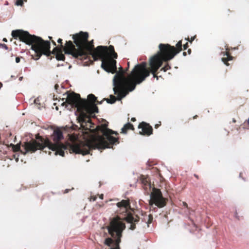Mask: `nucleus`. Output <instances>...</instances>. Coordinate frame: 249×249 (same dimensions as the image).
I'll list each match as a JSON object with an SVG mask.
<instances>
[{"label": "nucleus", "instance_id": "nucleus-14", "mask_svg": "<svg viewBox=\"0 0 249 249\" xmlns=\"http://www.w3.org/2000/svg\"><path fill=\"white\" fill-rule=\"evenodd\" d=\"M129 130L134 131L135 130L134 127L132 124L130 123H127L125 124L121 129V133L126 134L127 131Z\"/></svg>", "mask_w": 249, "mask_h": 249}, {"label": "nucleus", "instance_id": "nucleus-29", "mask_svg": "<svg viewBox=\"0 0 249 249\" xmlns=\"http://www.w3.org/2000/svg\"><path fill=\"white\" fill-rule=\"evenodd\" d=\"M20 57H17L16 58V63H19L20 62Z\"/></svg>", "mask_w": 249, "mask_h": 249}, {"label": "nucleus", "instance_id": "nucleus-35", "mask_svg": "<svg viewBox=\"0 0 249 249\" xmlns=\"http://www.w3.org/2000/svg\"><path fill=\"white\" fill-rule=\"evenodd\" d=\"M110 249H120V247L110 248Z\"/></svg>", "mask_w": 249, "mask_h": 249}, {"label": "nucleus", "instance_id": "nucleus-22", "mask_svg": "<svg viewBox=\"0 0 249 249\" xmlns=\"http://www.w3.org/2000/svg\"><path fill=\"white\" fill-rule=\"evenodd\" d=\"M16 4L18 6H22L23 1L22 0H16Z\"/></svg>", "mask_w": 249, "mask_h": 249}, {"label": "nucleus", "instance_id": "nucleus-3", "mask_svg": "<svg viewBox=\"0 0 249 249\" xmlns=\"http://www.w3.org/2000/svg\"><path fill=\"white\" fill-rule=\"evenodd\" d=\"M182 41H179L176 47L171 46L168 44L160 43L159 45V51L149 60V67L147 68V64L143 62L135 66L132 71V75L137 84L141 83L151 73L154 78L158 79L157 71L162 65L164 62H168L173 59L174 56L182 51Z\"/></svg>", "mask_w": 249, "mask_h": 249}, {"label": "nucleus", "instance_id": "nucleus-26", "mask_svg": "<svg viewBox=\"0 0 249 249\" xmlns=\"http://www.w3.org/2000/svg\"><path fill=\"white\" fill-rule=\"evenodd\" d=\"M245 125H247L248 129H249V118L248 119L247 121L245 122Z\"/></svg>", "mask_w": 249, "mask_h": 249}, {"label": "nucleus", "instance_id": "nucleus-44", "mask_svg": "<svg viewBox=\"0 0 249 249\" xmlns=\"http://www.w3.org/2000/svg\"><path fill=\"white\" fill-rule=\"evenodd\" d=\"M58 87V85H55V89H57V88Z\"/></svg>", "mask_w": 249, "mask_h": 249}, {"label": "nucleus", "instance_id": "nucleus-24", "mask_svg": "<svg viewBox=\"0 0 249 249\" xmlns=\"http://www.w3.org/2000/svg\"><path fill=\"white\" fill-rule=\"evenodd\" d=\"M96 198H97V197L96 196H92L90 197V201L92 200L93 201H94L96 200Z\"/></svg>", "mask_w": 249, "mask_h": 249}, {"label": "nucleus", "instance_id": "nucleus-12", "mask_svg": "<svg viewBox=\"0 0 249 249\" xmlns=\"http://www.w3.org/2000/svg\"><path fill=\"white\" fill-rule=\"evenodd\" d=\"M140 180L142 185V187L145 191V193L149 194L152 189L149 178L148 176L142 175L141 177Z\"/></svg>", "mask_w": 249, "mask_h": 249}, {"label": "nucleus", "instance_id": "nucleus-39", "mask_svg": "<svg viewBox=\"0 0 249 249\" xmlns=\"http://www.w3.org/2000/svg\"><path fill=\"white\" fill-rule=\"evenodd\" d=\"M103 196H103V194H102L101 195H100V198L101 199H103Z\"/></svg>", "mask_w": 249, "mask_h": 249}, {"label": "nucleus", "instance_id": "nucleus-17", "mask_svg": "<svg viewBox=\"0 0 249 249\" xmlns=\"http://www.w3.org/2000/svg\"><path fill=\"white\" fill-rule=\"evenodd\" d=\"M116 100H118V95H117V98L113 95H110V99H107V98H104V100H106L107 103H109V104H113L114 103Z\"/></svg>", "mask_w": 249, "mask_h": 249}, {"label": "nucleus", "instance_id": "nucleus-45", "mask_svg": "<svg viewBox=\"0 0 249 249\" xmlns=\"http://www.w3.org/2000/svg\"><path fill=\"white\" fill-rule=\"evenodd\" d=\"M195 176L197 178H198V177L197 175H195Z\"/></svg>", "mask_w": 249, "mask_h": 249}, {"label": "nucleus", "instance_id": "nucleus-10", "mask_svg": "<svg viewBox=\"0 0 249 249\" xmlns=\"http://www.w3.org/2000/svg\"><path fill=\"white\" fill-rule=\"evenodd\" d=\"M153 191L150 194V199L149 200V204L151 207L155 204L159 208H162L166 204V199L162 196L160 190L153 187Z\"/></svg>", "mask_w": 249, "mask_h": 249}, {"label": "nucleus", "instance_id": "nucleus-4", "mask_svg": "<svg viewBox=\"0 0 249 249\" xmlns=\"http://www.w3.org/2000/svg\"><path fill=\"white\" fill-rule=\"evenodd\" d=\"M11 35L14 38L31 45V49L35 53L34 58L35 60L39 59L42 54L50 56L51 53L55 55L57 60H65V57L62 53V49L55 47L51 52L50 41H45L40 37L31 35L27 31L19 29L12 31Z\"/></svg>", "mask_w": 249, "mask_h": 249}, {"label": "nucleus", "instance_id": "nucleus-25", "mask_svg": "<svg viewBox=\"0 0 249 249\" xmlns=\"http://www.w3.org/2000/svg\"><path fill=\"white\" fill-rule=\"evenodd\" d=\"M49 38H50V39L52 41V42L53 43V44L54 45V46H56V42L53 40H52V37H51V36H49Z\"/></svg>", "mask_w": 249, "mask_h": 249}, {"label": "nucleus", "instance_id": "nucleus-28", "mask_svg": "<svg viewBox=\"0 0 249 249\" xmlns=\"http://www.w3.org/2000/svg\"><path fill=\"white\" fill-rule=\"evenodd\" d=\"M188 47V43L187 42L185 44L183 45V49L186 50Z\"/></svg>", "mask_w": 249, "mask_h": 249}, {"label": "nucleus", "instance_id": "nucleus-40", "mask_svg": "<svg viewBox=\"0 0 249 249\" xmlns=\"http://www.w3.org/2000/svg\"><path fill=\"white\" fill-rule=\"evenodd\" d=\"M3 41H5V42H7V39H6V38H4L3 39Z\"/></svg>", "mask_w": 249, "mask_h": 249}, {"label": "nucleus", "instance_id": "nucleus-27", "mask_svg": "<svg viewBox=\"0 0 249 249\" xmlns=\"http://www.w3.org/2000/svg\"><path fill=\"white\" fill-rule=\"evenodd\" d=\"M232 12V11L230 10V9H228L226 12H225V14L226 15H227V16H229L230 15V13H231Z\"/></svg>", "mask_w": 249, "mask_h": 249}, {"label": "nucleus", "instance_id": "nucleus-21", "mask_svg": "<svg viewBox=\"0 0 249 249\" xmlns=\"http://www.w3.org/2000/svg\"><path fill=\"white\" fill-rule=\"evenodd\" d=\"M57 42H58V43H60V49H63V51H64V49H65V47H66V45H65V46H63V45H62V39L61 38H59L57 40Z\"/></svg>", "mask_w": 249, "mask_h": 249}, {"label": "nucleus", "instance_id": "nucleus-33", "mask_svg": "<svg viewBox=\"0 0 249 249\" xmlns=\"http://www.w3.org/2000/svg\"><path fill=\"white\" fill-rule=\"evenodd\" d=\"M160 125H161V123L160 122V124H155V128H158L159 127V126H160Z\"/></svg>", "mask_w": 249, "mask_h": 249}, {"label": "nucleus", "instance_id": "nucleus-34", "mask_svg": "<svg viewBox=\"0 0 249 249\" xmlns=\"http://www.w3.org/2000/svg\"><path fill=\"white\" fill-rule=\"evenodd\" d=\"M131 121L132 122H135L136 121V119L135 118L133 117L131 119Z\"/></svg>", "mask_w": 249, "mask_h": 249}, {"label": "nucleus", "instance_id": "nucleus-5", "mask_svg": "<svg viewBox=\"0 0 249 249\" xmlns=\"http://www.w3.org/2000/svg\"><path fill=\"white\" fill-rule=\"evenodd\" d=\"M61 105L63 106L66 105L67 107L70 105V110L72 108H76L77 111L79 113V121L82 123L87 122L91 123L89 116L98 112L97 107L90 105L86 99H81L79 94L73 92L68 93L66 101Z\"/></svg>", "mask_w": 249, "mask_h": 249}, {"label": "nucleus", "instance_id": "nucleus-49", "mask_svg": "<svg viewBox=\"0 0 249 249\" xmlns=\"http://www.w3.org/2000/svg\"><path fill=\"white\" fill-rule=\"evenodd\" d=\"M53 105L55 106L56 105V103H54Z\"/></svg>", "mask_w": 249, "mask_h": 249}, {"label": "nucleus", "instance_id": "nucleus-20", "mask_svg": "<svg viewBox=\"0 0 249 249\" xmlns=\"http://www.w3.org/2000/svg\"><path fill=\"white\" fill-rule=\"evenodd\" d=\"M170 69H171L170 66L168 64H167L164 67L160 69V71H166L167 70H168Z\"/></svg>", "mask_w": 249, "mask_h": 249}, {"label": "nucleus", "instance_id": "nucleus-13", "mask_svg": "<svg viewBox=\"0 0 249 249\" xmlns=\"http://www.w3.org/2000/svg\"><path fill=\"white\" fill-rule=\"evenodd\" d=\"M226 50V52H222L221 53V54L224 56L222 58L221 60L226 66H228L230 65L228 61L232 60L233 56L231 55V53L229 52V49L228 48Z\"/></svg>", "mask_w": 249, "mask_h": 249}, {"label": "nucleus", "instance_id": "nucleus-6", "mask_svg": "<svg viewBox=\"0 0 249 249\" xmlns=\"http://www.w3.org/2000/svg\"><path fill=\"white\" fill-rule=\"evenodd\" d=\"M120 71L118 72L116 70V74L113 80V91L115 94H117L118 100H121L128 93V91L133 90L136 86V82L132 75V71L126 77L124 76L125 71L122 67H120Z\"/></svg>", "mask_w": 249, "mask_h": 249}, {"label": "nucleus", "instance_id": "nucleus-19", "mask_svg": "<svg viewBox=\"0 0 249 249\" xmlns=\"http://www.w3.org/2000/svg\"><path fill=\"white\" fill-rule=\"evenodd\" d=\"M11 145L12 146L13 150L14 152H17L20 150V145L18 144L14 145L13 144H11Z\"/></svg>", "mask_w": 249, "mask_h": 249}, {"label": "nucleus", "instance_id": "nucleus-23", "mask_svg": "<svg viewBox=\"0 0 249 249\" xmlns=\"http://www.w3.org/2000/svg\"><path fill=\"white\" fill-rule=\"evenodd\" d=\"M196 36L192 37L190 39L188 37L187 40L190 42L192 43L193 41L195 39Z\"/></svg>", "mask_w": 249, "mask_h": 249}, {"label": "nucleus", "instance_id": "nucleus-16", "mask_svg": "<svg viewBox=\"0 0 249 249\" xmlns=\"http://www.w3.org/2000/svg\"><path fill=\"white\" fill-rule=\"evenodd\" d=\"M143 220L145 223L147 224V226L149 227V225L152 223L153 221V216L152 214H146V213L144 215Z\"/></svg>", "mask_w": 249, "mask_h": 249}, {"label": "nucleus", "instance_id": "nucleus-15", "mask_svg": "<svg viewBox=\"0 0 249 249\" xmlns=\"http://www.w3.org/2000/svg\"><path fill=\"white\" fill-rule=\"evenodd\" d=\"M88 100H86L89 103V104L97 107L95 104L97 102V98L94 95L92 94H89L88 96Z\"/></svg>", "mask_w": 249, "mask_h": 249}, {"label": "nucleus", "instance_id": "nucleus-31", "mask_svg": "<svg viewBox=\"0 0 249 249\" xmlns=\"http://www.w3.org/2000/svg\"><path fill=\"white\" fill-rule=\"evenodd\" d=\"M2 47H3V48H4V49H6V50H7V49H8V47H7V46L6 44H2Z\"/></svg>", "mask_w": 249, "mask_h": 249}, {"label": "nucleus", "instance_id": "nucleus-36", "mask_svg": "<svg viewBox=\"0 0 249 249\" xmlns=\"http://www.w3.org/2000/svg\"><path fill=\"white\" fill-rule=\"evenodd\" d=\"M189 54H190L191 53V50L190 49H189L187 51Z\"/></svg>", "mask_w": 249, "mask_h": 249}, {"label": "nucleus", "instance_id": "nucleus-9", "mask_svg": "<svg viewBox=\"0 0 249 249\" xmlns=\"http://www.w3.org/2000/svg\"><path fill=\"white\" fill-rule=\"evenodd\" d=\"M116 206L118 209L117 213L119 214H123L125 217L122 219V221L125 220L128 223L130 224L129 229L131 230H134L136 228V225L140 221V218L137 215L134 216L132 213L129 212L130 210V203L129 199L122 200L120 202L117 203Z\"/></svg>", "mask_w": 249, "mask_h": 249}, {"label": "nucleus", "instance_id": "nucleus-47", "mask_svg": "<svg viewBox=\"0 0 249 249\" xmlns=\"http://www.w3.org/2000/svg\"><path fill=\"white\" fill-rule=\"evenodd\" d=\"M68 190H66L65 191V193H68Z\"/></svg>", "mask_w": 249, "mask_h": 249}, {"label": "nucleus", "instance_id": "nucleus-38", "mask_svg": "<svg viewBox=\"0 0 249 249\" xmlns=\"http://www.w3.org/2000/svg\"><path fill=\"white\" fill-rule=\"evenodd\" d=\"M103 101H104V100H103V101H101V102H98V101H97V102H97L98 104H102V102H103Z\"/></svg>", "mask_w": 249, "mask_h": 249}, {"label": "nucleus", "instance_id": "nucleus-1", "mask_svg": "<svg viewBox=\"0 0 249 249\" xmlns=\"http://www.w3.org/2000/svg\"><path fill=\"white\" fill-rule=\"evenodd\" d=\"M89 34L80 32L73 35L74 45L71 41H66L64 49L65 54L71 55L73 58L79 60L86 59L91 55L94 61L101 59V67L107 72L114 73L116 71L117 53L114 47L98 46L94 48L93 40L88 41Z\"/></svg>", "mask_w": 249, "mask_h": 249}, {"label": "nucleus", "instance_id": "nucleus-2", "mask_svg": "<svg viewBox=\"0 0 249 249\" xmlns=\"http://www.w3.org/2000/svg\"><path fill=\"white\" fill-rule=\"evenodd\" d=\"M53 143L48 139H44L38 134L36 137V140H32L29 142H26L23 145L25 150V153L30 152L33 153L38 149H43L47 147L49 149L55 151V155H59L64 156V150H69L70 153L80 154L85 155L89 154V146L85 144L83 142H77V137L74 135L70 136V140L72 142L71 144H63L60 141L63 139L62 131L57 128L54 130L52 135Z\"/></svg>", "mask_w": 249, "mask_h": 249}, {"label": "nucleus", "instance_id": "nucleus-42", "mask_svg": "<svg viewBox=\"0 0 249 249\" xmlns=\"http://www.w3.org/2000/svg\"><path fill=\"white\" fill-rule=\"evenodd\" d=\"M127 65H128V67H127V68L126 69V71H127V70H128V68H129V62H128V63H127Z\"/></svg>", "mask_w": 249, "mask_h": 249}, {"label": "nucleus", "instance_id": "nucleus-37", "mask_svg": "<svg viewBox=\"0 0 249 249\" xmlns=\"http://www.w3.org/2000/svg\"><path fill=\"white\" fill-rule=\"evenodd\" d=\"M232 122L234 123H236V121L234 118L232 119Z\"/></svg>", "mask_w": 249, "mask_h": 249}, {"label": "nucleus", "instance_id": "nucleus-30", "mask_svg": "<svg viewBox=\"0 0 249 249\" xmlns=\"http://www.w3.org/2000/svg\"><path fill=\"white\" fill-rule=\"evenodd\" d=\"M112 134H115L116 135H118V133L117 132L113 131L112 133L111 132H109V135L111 136Z\"/></svg>", "mask_w": 249, "mask_h": 249}, {"label": "nucleus", "instance_id": "nucleus-18", "mask_svg": "<svg viewBox=\"0 0 249 249\" xmlns=\"http://www.w3.org/2000/svg\"><path fill=\"white\" fill-rule=\"evenodd\" d=\"M114 243V240L110 238V237H107L105 239L104 244L105 245L107 246L108 247H110L111 245Z\"/></svg>", "mask_w": 249, "mask_h": 249}, {"label": "nucleus", "instance_id": "nucleus-8", "mask_svg": "<svg viewBox=\"0 0 249 249\" xmlns=\"http://www.w3.org/2000/svg\"><path fill=\"white\" fill-rule=\"evenodd\" d=\"M126 228L125 224L121 218L116 216L110 219L109 225L107 227L109 234L114 239L115 247H120L123 231Z\"/></svg>", "mask_w": 249, "mask_h": 249}, {"label": "nucleus", "instance_id": "nucleus-11", "mask_svg": "<svg viewBox=\"0 0 249 249\" xmlns=\"http://www.w3.org/2000/svg\"><path fill=\"white\" fill-rule=\"evenodd\" d=\"M138 128L142 129V131H140V134L142 135L150 136L153 133L152 126L144 122L140 123Z\"/></svg>", "mask_w": 249, "mask_h": 249}, {"label": "nucleus", "instance_id": "nucleus-32", "mask_svg": "<svg viewBox=\"0 0 249 249\" xmlns=\"http://www.w3.org/2000/svg\"><path fill=\"white\" fill-rule=\"evenodd\" d=\"M183 206H184L185 207H186L187 208H188V205L185 202H183Z\"/></svg>", "mask_w": 249, "mask_h": 249}, {"label": "nucleus", "instance_id": "nucleus-46", "mask_svg": "<svg viewBox=\"0 0 249 249\" xmlns=\"http://www.w3.org/2000/svg\"><path fill=\"white\" fill-rule=\"evenodd\" d=\"M55 109L56 110H58V107H56Z\"/></svg>", "mask_w": 249, "mask_h": 249}, {"label": "nucleus", "instance_id": "nucleus-43", "mask_svg": "<svg viewBox=\"0 0 249 249\" xmlns=\"http://www.w3.org/2000/svg\"><path fill=\"white\" fill-rule=\"evenodd\" d=\"M197 115H195V116H194L193 117V119H196V118H197Z\"/></svg>", "mask_w": 249, "mask_h": 249}, {"label": "nucleus", "instance_id": "nucleus-48", "mask_svg": "<svg viewBox=\"0 0 249 249\" xmlns=\"http://www.w3.org/2000/svg\"><path fill=\"white\" fill-rule=\"evenodd\" d=\"M13 53H11V57H13Z\"/></svg>", "mask_w": 249, "mask_h": 249}, {"label": "nucleus", "instance_id": "nucleus-7", "mask_svg": "<svg viewBox=\"0 0 249 249\" xmlns=\"http://www.w3.org/2000/svg\"><path fill=\"white\" fill-rule=\"evenodd\" d=\"M96 130L101 132L102 135H98L92 141L85 143V144L89 145V151L91 149H104L110 148L111 145L119 142L118 138L109 135V132L112 133L113 130L107 128V124H104L97 126Z\"/></svg>", "mask_w": 249, "mask_h": 249}, {"label": "nucleus", "instance_id": "nucleus-41", "mask_svg": "<svg viewBox=\"0 0 249 249\" xmlns=\"http://www.w3.org/2000/svg\"><path fill=\"white\" fill-rule=\"evenodd\" d=\"M183 55L184 56H186V55H187L186 53L185 52H184L183 53Z\"/></svg>", "mask_w": 249, "mask_h": 249}]
</instances>
